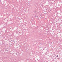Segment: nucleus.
Listing matches in <instances>:
<instances>
[{
    "label": "nucleus",
    "mask_w": 62,
    "mask_h": 62,
    "mask_svg": "<svg viewBox=\"0 0 62 62\" xmlns=\"http://www.w3.org/2000/svg\"><path fill=\"white\" fill-rule=\"evenodd\" d=\"M56 57H58V55H57Z\"/></svg>",
    "instance_id": "1"
}]
</instances>
